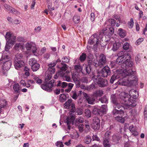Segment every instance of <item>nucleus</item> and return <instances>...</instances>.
Segmentation results:
<instances>
[{"label":"nucleus","mask_w":147,"mask_h":147,"mask_svg":"<svg viewBox=\"0 0 147 147\" xmlns=\"http://www.w3.org/2000/svg\"><path fill=\"white\" fill-rule=\"evenodd\" d=\"M127 97L126 98L123 96L122 97L121 103H118V102L113 105L114 108L116 109V108L120 109L121 113H124V110L125 109H130L133 107L136 106V104L133 101L132 102H129L128 103L127 100V99H128Z\"/></svg>","instance_id":"f257e3e1"},{"label":"nucleus","mask_w":147,"mask_h":147,"mask_svg":"<svg viewBox=\"0 0 147 147\" xmlns=\"http://www.w3.org/2000/svg\"><path fill=\"white\" fill-rule=\"evenodd\" d=\"M56 86L60 87L62 88H65L67 86V83L65 82H62L60 81H58L57 84L56 85L55 84L54 80H51L49 82L44 83L41 86V88L43 90L48 92H51L53 88V87Z\"/></svg>","instance_id":"f03ea898"},{"label":"nucleus","mask_w":147,"mask_h":147,"mask_svg":"<svg viewBox=\"0 0 147 147\" xmlns=\"http://www.w3.org/2000/svg\"><path fill=\"white\" fill-rule=\"evenodd\" d=\"M104 32L103 31H100L99 32V35L97 34H95L92 35L90 38L89 39L88 42V45H92L95 44L94 45L93 49L95 51L97 49V46L98 44L99 38H100V40L103 41L102 38H103V35Z\"/></svg>","instance_id":"7ed1b4c3"},{"label":"nucleus","mask_w":147,"mask_h":147,"mask_svg":"<svg viewBox=\"0 0 147 147\" xmlns=\"http://www.w3.org/2000/svg\"><path fill=\"white\" fill-rule=\"evenodd\" d=\"M125 74L127 78V81L128 84H130L131 86L135 85L136 83L137 79L136 75V72L131 69H129L128 71H126Z\"/></svg>","instance_id":"20e7f679"},{"label":"nucleus","mask_w":147,"mask_h":147,"mask_svg":"<svg viewBox=\"0 0 147 147\" xmlns=\"http://www.w3.org/2000/svg\"><path fill=\"white\" fill-rule=\"evenodd\" d=\"M6 40V43L5 47V51H8L10 49L9 44L13 45L16 41V36L12 35L10 32H7L5 36Z\"/></svg>","instance_id":"39448f33"},{"label":"nucleus","mask_w":147,"mask_h":147,"mask_svg":"<svg viewBox=\"0 0 147 147\" xmlns=\"http://www.w3.org/2000/svg\"><path fill=\"white\" fill-rule=\"evenodd\" d=\"M3 63V69L6 70H9L11 67V62L9 60L8 56L7 55L3 54L0 59V64Z\"/></svg>","instance_id":"423d86ee"},{"label":"nucleus","mask_w":147,"mask_h":147,"mask_svg":"<svg viewBox=\"0 0 147 147\" xmlns=\"http://www.w3.org/2000/svg\"><path fill=\"white\" fill-rule=\"evenodd\" d=\"M129 94H125L124 96V97L126 98L127 97L128 98V99H127V100L128 103H129V102L133 103V101H134V102L136 103V105L137 103L135 101V99L136 98V95H138V92L136 90L132 89L129 91Z\"/></svg>","instance_id":"0eeeda50"},{"label":"nucleus","mask_w":147,"mask_h":147,"mask_svg":"<svg viewBox=\"0 0 147 147\" xmlns=\"http://www.w3.org/2000/svg\"><path fill=\"white\" fill-rule=\"evenodd\" d=\"M73 100L71 99H69L64 104V107L66 109H69L71 107V112H74L75 111L76 108L75 106V104L72 102Z\"/></svg>","instance_id":"6e6552de"},{"label":"nucleus","mask_w":147,"mask_h":147,"mask_svg":"<svg viewBox=\"0 0 147 147\" xmlns=\"http://www.w3.org/2000/svg\"><path fill=\"white\" fill-rule=\"evenodd\" d=\"M107 62L105 55L103 54H100L99 57V60L97 63L98 66L102 67L105 65Z\"/></svg>","instance_id":"1a4fd4ad"},{"label":"nucleus","mask_w":147,"mask_h":147,"mask_svg":"<svg viewBox=\"0 0 147 147\" xmlns=\"http://www.w3.org/2000/svg\"><path fill=\"white\" fill-rule=\"evenodd\" d=\"M95 82L97 84L99 87L101 88L107 86L108 85L107 80L103 78L96 79Z\"/></svg>","instance_id":"9d476101"},{"label":"nucleus","mask_w":147,"mask_h":147,"mask_svg":"<svg viewBox=\"0 0 147 147\" xmlns=\"http://www.w3.org/2000/svg\"><path fill=\"white\" fill-rule=\"evenodd\" d=\"M131 58H127L125 59V60L124 61V62L123 63V64L122 65V67L124 68L123 66L125 67V69L126 71H127V69L131 67L133 65V62L130 60Z\"/></svg>","instance_id":"9b49d317"},{"label":"nucleus","mask_w":147,"mask_h":147,"mask_svg":"<svg viewBox=\"0 0 147 147\" xmlns=\"http://www.w3.org/2000/svg\"><path fill=\"white\" fill-rule=\"evenodd\" d=\"M101 74L103 77H106L111 74V71L110 68L107 66H105L100 71Z\"/></svg>","instance_id":"f8f14e48"},{"label":"nucleus","mask_w":147,"mask_h":147,"mask_svg":"<svg viewBox=\"0 0 147 147\" xmlns=\"http://www.w3.org/2000/svg\"><path fill=\"white\" fill-rule=\"evenodd\" d=\"M75 117L73 115H70V116L68 117H67L65 121V122L67 123V128L69 130L71 129V126L70 124L72 123L73 125L74 124V120Z\"/></svg>","instance_id":"ddd939ff"},{"label":"nucleus","mask_w":147,"mask_h":147,"mask_svg":"<svg viewBox=\"0 0 147 147\" xmlns=\"http://www.w3.org/2000/svg\"><path fill=\"white\" fill-rule=\"evenodd\" d=\"M118 57H121L125 59L127 58H131V55L128 53L124 51H121L119 52L117 54Z\"/></svg>","instance_id":"4468645a"},{"label":"nucleus","mask_w":147,"mask_h":147,"mask_svg":"<svg viewBox=\"0 0 147 147\" xmlns=\"http://www.w3.org/2000/svg\"><path fill=\"white\" fill-rule=\"evenodd\" d=\"M24 62L22 60H15L14 62V66L15 68L17 70L20 69L24 65Z\"/></svg>","instance_id":"2eb2a0df"},{"label":"nucleus","mask_w":147,"mask_h":147,"mask_svg":"<svg viewBox=\"0 0 147 147\" xmlns=\"http://www.w3.org/2000/svg\"><path fill=\"white\" fill-rule=\"evenodd\" d=\"M101 31H103L104 32H105L103 35V37H105V35H106L109 37L111 36L114 33V29L113 28L111 27L109 28L108 30L107 29H105V30L103 29Z\"/></svg>","instance_id":"dca6fc26"},{"label":"nucleus","mask_w":147,"mask_h":147,"mask_svg":"<svg viewBox=\"0 0 147 147\" xmlns=\"http://www.w3.org/2000/svg\"><path fill=\"white\" fill-rule=\"evenodd\" d=\"M5 8L8 11H9L10 12L15 14H19V12L14 8L12 7L10 5L5 4L3 5Z\"/></svg>","instance_id":"f3484780"},{"label":"nucleus","mask_w":147,"mask_h":147,"mask_svg":"<svg viewBox=\"0 0 147 147\" xmlns=\"http://www.w3.org/2000/svg\"><path fill=\"white\" fill-rule=\"evenodd\" d=\"M121 136L119 134H115L112 136V141L116 144H117L121 138Z\"/></svg>","instance_id":"a211bd4d"},{"label":"nucleus","mask_w":147,"mask_h":147,"mask_svg":"<svg viewBox=\"0 0 147 147\" xmlns=\"http://www.w3.org/2000/svg\"><path fill=\"white\" fill-rule=\"evenodd\" d=\"M121 85L127 86L128 87L131 86V84H128L127 80L125 81V78H122L120 79L118 82L115 83Z\"/></svg>","instance_id":"6ab92c4d"},{"label":"nucleus","mask_w":147,"mask_h":147,"mask_svg":"<svg viewBox=\"0 0 147 147\" xmlns=\"http://www.w3.org/2000/svg\"><path fill=\"white\" fill-rule=\"evenodd\" d=\"M14 49L17 51L22 50L24 49V45L23 43H17L14 46Z\"/></svg>","instance_id":"aec40b11"},{"label":"nucleus","mask_w":147,"mask_h":147,"mask_svg":"<svg viewBox=\"0 0 147 147\" xmlns=\"http://www.w3.org/2000/svg\"><path fill=\"white\" fill-rule=\"evenodd\" d=\"M129 129L132 133V135L134 136H136L138 135V132L136 131V127L134 126L133 125H131L129 127Z\"/></svg>","instance_id":"412c9836"},{"label":"nucleus","mask_w":147,"mask_h":147,"mask_svg":"<svg viewBox=\"0 0 147 147\" xmlns=\"http://www.w3.org/2000/svg\"><path fill=\"white\" fill-rule=\"evenodd\" d=\"M107 110V106L106 105H102L101 107L99 108V115L103 113L105 114Z\"/></svg>","instance_id":"4be33fe9"},{"label":"nucleus","mask_w":147,"mask_h":147,"mask_svg":"<svg viewBox=\"0 0 147 147\" xmlns=\"http://www.w3.org/2000/svg\"><path fill=\"white\" fill-rule=\"evenodd\" d=\"M61 64L62 65L60 69L59 72H61L62 73H65V71L67 70V65L65 63H64L62 62ZM66 74L67 73H69V72L66 71L65 72Z\"/></svg>","instance_id":"5701e85b"},{"label":"nucleus","mask_w":147,"mask_h":147,"mask_svg":"<svg viewBox=\"0 0 147 147\" xmlns=\"http://www.w3.org/2000/svg\"><path fill=\"white\" fill-rule=\"evenodd\" d=\"M13 89L14 91L17 93H20V87L18 83H15L13 85Z\"/></svg>","instance_id":"b1692460"},{"label":"nucleus","mask_w":147,"mask_h":147,"mask_svg":"<svg viewBox=\"0 0 147 147\" xmlns=\"http://www.w3.org/2000/svg\"><path fill=\"white\" fill-rule=\"evenodd\" d=\"M107 23L109 24L111 27H113L115 26L116 22L115 20L113 19H109L107 22Z\"/></svg>","instance_id":"393cba45"},{"label":"nucleus","mask_w":147,"mask_h":147,"mask_svg":"<svg viewBox=\"0 0 147 147\" xmlns=\"http://www.w3.org/2000/svg\"><path fill=\"white\" fill-rule=\"evenodd\" d=\"M40 67V64L37 63L31 66V68L33 71H36L39 69Z\"/></svg>","instance_id":"a878e982"},{"label":"nucleus","mask_w":147,"mask_h":147,"mask_svg":"<svg viewBox=\"0 0 147 147\" xmlns=\"http://www.w3.org/2000/svg\"><path fill=\"white\" fill-rule=\"evenodd\" d=\"M72 78L75 82H78L77 86L78 87L79 86H80V82L79 81V78H78L77 76L74 73H73L72 75Z\"/></svg>","instance_id":"bb28decb"},{"label":"nucleus","mask_w":147,"mask_h":147,"mask_svg":"<svg viewBox=\"0 0 147 147\" xmlns=\"http://www.w3.org/2000/svg\"><path fill=\"white\" fill-rule=\"evenodd\" d=\"M88 65L91 66V65H93L96 67H98L97 63L95 62L94 60L93 59H88Z\"/></svg>","instance_id":"cd10ccee"},{"label":"nucleus","mask_w":147,"mask_h":147,"mask_svg":"<svg viewBox=\"0 0 147 147\" xmlns=\"http://www.w3.org/2000/svg\"><path fill=\"white\" fill-rule=\"evenodd\" d=\"M70 94L72 98L74 100L77 99L79 96V95L77 94L76 90L72 91Z\"/></svg>","instance_id":"c85d7f7f"},{"label":"nucleus","mask_w":147,"mask_h":147,"mask_svg":"<svg viewBox=\"0 0 147 147\" xmlns=\"http://www.w3.org/2000/svg\"><path fill=\"white\" fill-rule=\"evenodd\" d=\"M125 59L121 57H118L116 59V63L118 65H120L122 64H123L124 62V60H125Z\"/></svg>","instance_id":"c756f323"},{"label":"nucleus","mask_w":147,"mask_h":147,"mask_svg":"<svg viewBox=\"0 0 147 147\" xmlns=\"http://www.w3.org/2000/svg\"><path fill=\"white\" fill-rule=\"evenodd\" d=\"M120 46V44L119 43L117 42L114 43L113 44L112 49L113 51H116L118 49Z\"/></svg>","instance_id":"7c9ffc66"},{"label":"nucleus","mask_w":147,"mask_h":147,"mask_svg":"<svg viewBox=\"0 0 147 147\" xmlns=\"http://www.w3.org/2000/svg\"><path fill=\"white\" fill-rule=\"evenodd\" d=\"M103 94V92L101 90H98L96 91L94 94V96L96 97H100Z\"/></svg>","instance_id":"2f4dec72"},{"label":"nucleus","mask_w":147,"mask_h":147,"mask_svg":"<svg viewBox=\"0 0 147 147\" xmlns=\"http://www.w3.org/2000/svg\"><path fill=\"white\" fill-rule=\"evenodd\" d=\"M119 34L121 38H124L126 35L125 31L122 28H119L118 30Z\"/></svg>","instance_id":"473e14b6"},{"label":"nucleus","mask_w":147,"mask_h":147,"mask_svg":"<svg viewBox=\"0 0 147 147\" xmlns=\"http://www.w3.org/2000/svg\"><path fill=\"white\" fill-rule=\"evenodd\" d=\"M7 105V102L5 100L3 99L0 100V108L1 109L6 107Z\"/></svg>","instance_id":"72a5a7b5"},{"label":"nucleus","mask_w":147,"mask_h":147,"mask_svg":"<svg viewBox=\"0 0 147 147\" xmlns=\"http://www.w3.org/2000/svg\"><path fill=\"white\" fill-rule=\"evenodd\" d=\"M37 63V60L35 58H33L30 59L28 61L29 64L31 66Z\"/></svg>","instance_id":"f704fd0d"},{"label":"nucleus","mask_w":147,"mask_h":147,"mask_svg":"<svg viewBox=\"0 0 147 147\" xmlns=\"http://www.w3.org/2000/svg\"><path fill=\"white\" fill-rule=\"evenodd\" d=\"M73 20L75 23L78 24L80 21V17L78 15H75L73 17Z\"/></svg>","instance_id":"c9c22d12"},{"label":"nucleus","mask_w":147,"mask_h":147,"mask_svg":"<svg viewBox=\"0 0 147 147\" xmlns=\"http://www.w3.org/2000/svg\"><path fill=\"white\" fill-rule=\"evenodd\" d=\"M111 133L110 131H109L106 132L105 135V137L103 138V140L109 141Z\"/></svg>","instance_id":"e433bc0d"},{"label":"nucleus","mask_w":147,"mask_h":147,"mask_svg":"<svg viewBox=\"0 0 147 147\" xmlns=\"http://www.w3.org/2000/svg\"><path fill=\"white\" fill-rule=\"evenodd\" d=\"M74 84L72 83H67V86L68 87V88L66 89L65 90V91L66 92L69 93L71 91L72 88L74 86Z\"/></svg>","instance_id":"4c0bfd02"},{"label":"nucleus","mask_w":147,"mask_h":147,"mask_svg":"<svg viewBox=\"0 0 147 147\" xmlns=\"http://www.w3.org/2000/svg\"><path fill=\"white\" fill-rule=\"evenodd\" d=\"M101 72L100 71H98L97 72V74L96 76L95 75H94L92 78V79H93V81L95 82V81L96 79H101L100 78L101 77H102V76L101 75Z\"/></svg>","instance_id":"58836bf2"},{"label":"nucleus","mask_w":147,"mask_h":147,"mask_svg":"<svg viewBox=\"0 0 147 147\" xmlns=\"http://www.w3.org/2000/svg\"><path fill=\"white\" fill-rule=\"evenodd\" d=\"M74 68L75 70L78 72H79L82 71V67L81 65L79 64L74 65Z\"/></svg>","instance_id":"ea45409f"},{"label":"nucleus","mask_w":147,"mask_h":147,"mask_svg":"<svg viewBox=\"0 0 147 147\" xmlns=\"http://www.w3.org/2000/svg\"><path fill=\"white\" fill-rule=\"evenodd\" d=\"M24 71L25 72L24 75L26 77L29 76L30 75V69L28 68L27 66H25L24 68Z\"/></svg>","instance_id":"a19ab883"},{"label":"nucleus","mask_w":147,"mask_h":147,"mask_svg":"<svg viewBox=\"0 0 147 147\" xmlns=\"http://www.w3.org/2000/svg\"><path fill=\"white\" fill-rule=\"evenodd\" d=\"M92 140L91 136L90 135H88L86 136L85 139L84 140V142L86 144L90 143Z\"/></svg>","instance_id":"79ce46f5"},{"label":"nucleus","mask_w":147,"mask_h":147,"mask_svg":"<svg viewBox=\"0 0 147 147\" xmlns=\"http://www.w3.org/2000/svg\"><path fill=\"white\" fill-rule=\"evenodd\" d=\"M66 95L64 94H60L59 100L61 102H63L66 100Z\"/></svg>","instance_id":"37998d69"},{"label":"nucleus","mask_w":147,"mask_h":147,"mask_svg":"<svg viewBox=\"0 0 147 147\" xmlns=\"http://www.w3.org/2000/svg\"><path fill=\"white\" fill-rule=\"evenodd\" d=\"M115 119L121 123H123L125 121V119L123 117H122V116H118L115 117Z\"/></svg>","instance_id":"c03bdc74"},{"label":"nucleus","mask_w":147,"mask_h":147,"mask_svg":"<svg viewBox=\"0 0 147 147\" xmlns=\"http://www.w3.org/2000/svg\"><path fill=\"white\" fill-rule=\"evenodd\" d=\"M111 100L112 102L114 105L117 102L116 96L114 94L111 95Z\"/></svg>","instance_id":"a18cd8bd"},{"label":"nucleus","mask_w":147,"mask_h":147,"mask_svg":"<svg viewBox=\"0 0 147 147\" xmlns=\"http://www.w3.org/2000/svg\"><path fill=\"white\" fill-rule=\"evenodd\" d=\"M64 74L63 77H64V80L68 82H69L71 80L70 76L68 74H66L65 73H63Z\"/></svg>","instance_id":"49530a36"},{"label":"nucleus","mask_w":147,"mask_h":147,"mask_svg":"<svg viewBox=\"0 0 147 147\" xmlns=\"http://www.w3.org/2000/svg\"><path fill=\"white\" fill-rule=\"evenodd\" d=\"M100 127V124L92 123V127L94 130H98Z\"/></svg>","instance_id":"de8ad7c7"},{"label":"nucleus","mask_w":147,"mask_h":147,"mask_svg":"<svg viewBox=\"0 0 147 147\" xmlns=\"http://www.w3.org/2000/svg\"><path fill=\"white\" fill-rule=\"evenodd\" d=\"M86 55L85 53H83L80 56V60L81 61H83L85 60L86 58Z\"/></svg>","instance_id":"09e8293b"},{"label":"nucleus","mask_w":147,"mask_h":147,"mask_svg":"<svg viewBox=\"0 0 147 147\" xmlns=\"http://www.w3.org/2000/svg\"><path fill=\"white\" fill-rule=\"evenodd\" d=\"M84 119L83 118L79 117L76 120V124L84 122Z\"/></svg>","instance_id":"8fccbe9b"},{"label":"nucleus","mask_w":147,"mask_h":147,"mask_svg":"<svg viewBox=\"0 0 147 147\" xmlns=\"http://www.w3.org/2000/svg\"><path fill=\"white\" fill-rule=\"evenodd\" d=\"M99 100L102 103H107L108 102V99L105 96H103L100 98Z\"/></svg>","instance_id":"3c124183"},{"label":"nucleus","mask_w":147,"mask_h":147,"mask_svg":"<svg viewBox=\"0 0 147 147\" xmlns=\"http://www.w3.org/2000/svg\"><path fill=\"white\" fill-rule=\"evenodd\" d=\"M112 113L114 116L115 115H118V114H120V115L123 114L124 113H121L120 110H117L116 109H114L112 111Z\"/></svg>","instance_id":"603ef678"},{"label":"nucleus","mask_w":147,"mask_h":147,"mask_svg":"<svg viewBox=\"0 0 147 147\" xmlns=\"http://www.w3.org/2000/svg\"><path fill=\"white\" fill-rule=\"evenodd\" d=\"M86 130L87 132L90 131V128L89 126V123L88 121H86L85 123Z\"/></svg>","instance_id":"864d4df0"},{"label":"nucleus","mask_w":147,"mask_h":147,"mask_svg":"<svg viewBox=\"0 0 147 147\" xmlns=\"http://www.w3.org/2000/svg\"><path fill=\"white\" fill-rule=\"evenodd\" d=\"M92 113H93L95 115L97 114L99 115V108L95 107L92 109Z\"/></svg>","instance_id":"5fc2aeb1"},{"label":"nucleus","mask_w":147,"mask_h":147,"mask_svg":"<svg viewBox=\"0 0 147 147\" xmlns=\"http://www.w3.org/2000/svg\"><path fill=\"white\" fill-rule=\"evenodd\" d=\"M70 60L69 57L64 56L62 59V62L68 63Z\"/></svg>","instance_id":"6e6d98bb"},{"label":"nucleus","mask_w":147,"mask_h":147,"mask_svg":"<svg viewBox=\"0 0 147 147\" xmlns=\"http://www.w3.org/2000/svg\"><path fill=\"white\" fill-rule=\"evenodd\" d=\"M86 101L88 103L90 104H93L94 103V99L89 97L87 98Z\"/></svg>","instance_id":"4d7b16f0"},{"label":"nucleus","mask_w":147,"mask_h":147,"mask_svg":"<svg viewBox=\"0 0 147 147\" xmlns=\"http://www.w3.org/2000/svg\"><path fill=\"white\" fill-rule=\"evenodd\" d=\"M130 46V45L128 43L125 42L123 45V48L125 50H127L129 49Z\"/></svg>","instance_id":"13d9d810"},{"label":"nucleus","mask_w":147,"mask_h":147,"mask_svg":"<svg viewBox=\"0 0 147 147\" xmlns=\"http://www.w3.org/2000/svg\"><path fill=\"white\" fill-rule=\"evenodd\" d=\"M103 145L104 147H110L111 146L109 141L103 140Z\"/></svg>","instance_id":"bf43d9fd"},{"label":"nucleus","mask_w":147,"mask_h":147,"mask_svg":"<svg viewBox=\"0 0 147 147\" xmlns=\"http://www.w3.org/2000/svg\"><path fill=\"white\" fill-rule=\"evenodd\" d=\"M64 74L63 73H62L61 72H58L54 76V78L55 79H57L60 76V77H63V76Z\"/></svg>","instance_id":"052dcab7"},{"label":"nucleus","mask_w":147,"mask_h":147,"mask_svg":"<svg viewBox=\"0 0 147 147\" xmlns=\"http://www.w3.org/2000/svg\"><path fill=\"white\" fill-rule=\"evenodd\" d=\"M85 115L88 117H90L91 115V113L90 111L88 109H86L85 111Z\"/></svg>","instance_id":"680f3d73"},{"label":"nucleus","mask_w":147,"mask_h":147,"mask_svg":"<svg viewBox=\"0 0 147 147\" xmlns=\"http://www.w3.org/2000/svg\"><path fill=\"white\" fill-rule=\"evenodd\" d=\"M23 55L21 53H18L16 55V60H19V59H22L23 58Z\"/></svg>","instance_id":"e2e57ef3"},{"label":"nucleus","mask_w":147,"mask_h":147,"mask_svg":"<svg viewBox=\"0 0 147 147\" xmlns=\"http://www.w3.org/2000/svg\"><path fill=\"white\" fill-rule=\"evenodd\" d=\"M127 24L129 26V27L130 28H132L134 24L133 19L131 18L130 19V21L128 22Z\"/></svg>","instance_id":"0e129e2a"},{"label":"nucleus","mask_w":147,"mask_h":147,"mask_svg":"<svg viewBox=\"0 0 147 147\" xmlns=\"http://www.w3.org/2000/svg\"><path fill=\"white\" fill-rule=\"evenodd\" d=\"M52 77V74H49L45 78V82H47L49 80H50Z\"/></svg>","instance_id":"69168bd1"},{"label":"nucleus","mask_w":147,"mask_h":147,"mask_svg":"<svg viewBox=\"0 0 147 147\" xmlns=\"http://www.w3.org/2000/svg\"><path fill=\"white\" fill-rule=\"evenodd\" d=\"M117 76L116 75H113L111 77L110 80V83L112 84L115 80L117 79Z\"/></svg>","instance_id":"338daca9"},{"label":"nucleus","mask_w":147,"mask_h":147,"mask_svg":"<svg viewBox=\"0 0 147 147\" xmlns=\"http://www.w3.org/2000/svg\"><path fill=\"white\" fill-rule=\"evenodd\" d=\"M84 70L86 74H89L91 70V66L89 65L86 66L84 69Z\"/></svg>","instance_id":"774afa93"}]
</instances>
